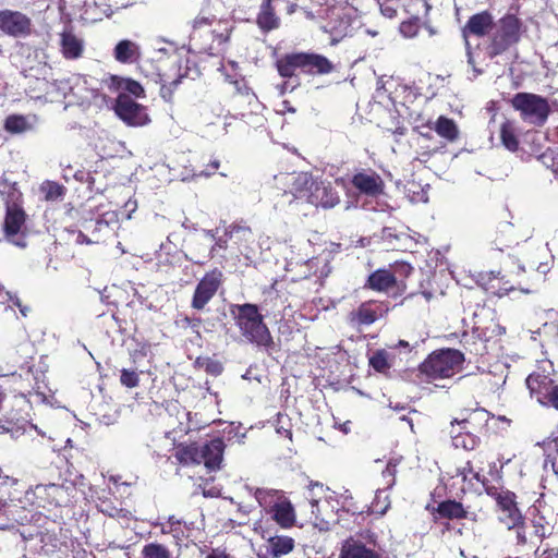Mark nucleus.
<instances>
[{"mask_svg":"<svg viewBox=\"0 0 558 558\" xmlns=\"http://www.w3.org/2000/svg\"><path fill=\"white\" fill-rule=\"evenodd\" d=\"M524 267L518 265L511 256H507L498 270L480 271L476 282L486 292L504 296L511 291L533 292V284L524 278Z\"/></svg>","mask_w":558,"mask_h":558,"instance_id":"1","label":"nucleus"},{"mask_svg":"<svg viewBox=\"0 0 558 558\" xmlns=\"http://www.w3.org/2000/svg\"><path fill=\"white\" fill-rule=\"evenodd\" d=\"M275 66L283 78L299 73L304 75H327L335 71V64L325 56L316 52H291L276 60Z\"/></svg>","mask_w":558,"mask_h":558,"instance_id":"2","label":"nucleus"},{"mask_svg":"<svg viewBox=\"0 0 558 558\" xmlns=\"http://www.w3.org/2000/svg\"><path fill=\"white\" fill-rule=\"evenodd\" d=\"M235 325L241 336L250 343L267 351L274 349L275 342L269 328L259 313L258 306L252 303L239 304L235 306Z\"/></svg>","mask_w":558,"mask_h":558,"instance_id":"3","label":"nucleus"},{"mask_svg":"<svg viewBox=\"0 0 558 558\" xmlns=\"http://www.w3.org/2000/svg\"><path fill=\"white\" fill-rule=\"evenodd\" d=\"M291 193L295 199L316 207L332 208L340 203V196L330 183L317 181L307 173L294 178Z\"/></svg>","mask_w":558,"mask_h":558,"instance_id":"4","label":"nucleus"},{"mask_svg":"<svg viewBox=\"0 0 558 558\" xmlns=\"http://www.w3.org/2000/svg\"><path fill=\"white\" fill-rule=\"evenodd\" d=\"M464 361V353L460 350L437 349L418 365V372L432 380L447 379L462 369Z\"/></svg>","mask_w":558,"mask_h":558,"instance_id":"5","label":"nucleus"},{"mask_svg":"<svg viewBox=\"0 0 558 558\" xmlns=\"http://www.w3.org/2000/svg\"><path fill=\"white\" fill-rule=\"evenodd\" d=\"M223 451V440L215 438L203 445L191 444L178 447L175 458L184 465L204 464L209 472H214L221 468Z\"/></svg>","mask_w":558,"mask_h":558,"instance_id":"6","label":"nucleus"},{"mask_svg":"<svg viewBox=\"0 0 558 558\" xmlns=\"http://www.w3.org/2000/svg\"><path fill=\"white\" fill-rule=\"evenodd\" d=\"M524 31L523 22L513 13H507L495 24V32L490 37L487 53L490 58L506 52L511 46L517 45Z\"/></svg>","mask_w":558,"mask_h":558,"instance_id":"7","label":"nucleus"},{"mask_svg":"<svg viewBox=\"0 0 558 558\" xmlns=\"http://www.w3.org/2000/svg\"><path fill=\"white\" fill-rule=\"evenodd\" d=\"M512 108L520 112L523 120H529L537 126H543L549 114L550 106L547 99L533 93H517L510 100Z\"/></svg>","mask_w":558,"mask_h":558,"instance_id":"8","label":"nucleus"},{"mask_svg":"<svg viewBox=\"0 0 558 558\" xmlns=\"http://www.w3.org/2000/svg\"><path fill=\"white\" fill-rule=\"evenodd\" d=\"M223 282V274L220 269L214 268L207 271L197 282L192 301L191 307L196 311H202L213 300Z\"/></svg>","mask_w":558,"mask_h":558,"instance_id":"9","label":"nucleus"},{"mask_svg":"<svg viewBox=\"0 0 558 558\" xmlns=\"http://www.w3.org/2000/svg\"><path fill=\"white\" fill-rule=\"evenodd\" d=\"M350 182L360 194L368 197L376 198L385 192V181L380 174L372 168L356 171Z\"/></svg>","mask_w":558,"mask_h":558,"instance_id":"10","label":"nucleus"},{"mask_svg":"<svg viewBox=\"0 0 558 558\" xmlns=\"http://www.w3.org/2000/svg\"><path fill=\"white\" fill-rule=\"evenodd\" d=\"M390 307L387 301L368 300L362 302L356 310L350 313L351 323L369 326L386 317L389 313Z\"/></svg>","mask_w":558,"mask_h":558,"instance_id":"11","label":"nucleus"},{"mask_svg":"<svg viewBox=\"0 0 558 558\" xmlns=\"http://www.w3.org/2000/svg\"><path fill=\"white\" fill-rule=\"evenodd\" d=\"M114 111L117 116L129 125L140 126L146 124L148 121L144 106L137 104L125 94L118 95Z\"/></svg>","mask_w":558,"mask_h":558,"instance_id":"12","label":"nucleus"},{"mask_svg":"<svg viewBox=\"0 0 558 558\" xmlns=\"http://www.w3.org/2000/svg\"><path fill=\"white\" fill-rule=\"evenodd\" d=\"M0 31L13 37L27 36L32 32V21L20 11L0 10Z\"/></svg>","mask_w":558,"mask_h":558,"instance_id":"13","label":"nucleus"},{"mask_svg":"<svg viewBox=\"0 0 558 558\" xmlns=\"http://www.w3.org/2000/svg\"><path fill=\"white\" fill-rule=\"evenodd\" d=\"M26 220L27 214L23 207H12L5 209L2 226L5 239L16 245H23L20 241L16 240V238L21 234H24V230L26 229Z\"/></svg>","mask_w":558,"mask_h":558,"instance_id":"14","label":"nucleus"},{"mask_svg":"<svg viewBox=\"0 0 558 558\" xmlns=\"http://www.w3.org/2000/svg\"><path fill=\"white\" fill-rule=\"evenodd\" d=\"M226 235L230 239L240 253H244L255 242L251 227L244 221H234L226 227Z\"/></svg>","mask_w":558,"mask_h":558,"instance_id":"15","label":"nucleus"},{"mask_svg":"<svg viewBox=\"0 0 558 558\" xmlns=\"http://www.w3.org/2000/svg\"><path fill=\"white\" fill-rule=\"evenodd\" d=\"M60 51L66 60L83 57L84 40L74 33L72 27H66L60 33Z\"/></svg>","mask_w":558,"mask_h":558,"instance_id":"16","label":"nucleus"},{"mask_svg":"<svg viewBox=\"0 0 558 558\" xmlns=\"http://www.w3.org/2000/svg\"><path fill=\"white\" fill-rule=\"evenodd\" d=\"M106 86L112 93L120 92L119 94H125L135 98H144L145 89L135 80L129 77H121L118 75H110L105 81Z\"/></svg>","mask_w":558,"mask_h":558,"instance_id":"17","label":"nucleus"},{"mask_svg":"<svg viewBox=\"0 0 558 558\" xmlns=\"http://www.w3.org/2000/svg\"><path fill=\"white\" fill-rule=\"evenodd\" d=\"M168 427L175 434H187L191 430L190 412L181 408L179 403L171 402L167 404Z\"/></svg>","mask_w":558,"mask_h":558,"instance_id":"18","label":"nucleus"},{"mask_svg":"<svg viewBox=\"0 0 558 558\" xmlns=\"http://www.w3.org/2000/svg\"><path fill=\"white\" fill-rule=\"evenodd\" d=\"M493 26V15L490 12L485 10L469 17L465 26L463 27V34L484 37L489 33Z\"/></svg>","mask_w":558,"mask_h":558,"instance_id":"19","label":"nucleus"},{"mask_svg":"<svg viewBox=\"0 0 558 558\" xmlns=\"http://www.w3.org/2000/svg\"><path fill=\"white\" fill-rule=\"evenodd\" d=\"M397 286V277L391 270L380 268L373 271L366 279L365 289L376 292H388Z\"/></svg>","mask_w":558,"mask_h":558,"instance_id":"20","label":"nucleus"},{"mask_svg":"<svg viewBox=\"0 0 558 558\" xmlns=\"http://www.w3.org/2000/svg\"><path fill=\"white\" fill-rule=\"evenodd\" d=\"M460 343L464 350V355L483 356L487 353L486 340L480 333V328L474 327L471 332L464 331L461 336Z\"/></svg>","mask_w":558,"mask_h":558,"instance_id":"21","label":"nucleus"},{"mask_svg":"<svg viewBox=\"0 0 558 558\" xmlns=\"http://www.w3.org/2000/svg\"><path fill=\"white\" fill-rule=\"evenodd\" d=\"M554 364L549 360L539 361L535 369L525 378V384H555Z\"/></svg>","mask_w":558,"mask_h":558,"instance_id":"22","label":"nucleus"},{"mask_svg":"<svg viewBox=\"0 0 558 558\" xmlns=\"http://www.w3.org/2000/svg\"><path fill=\"white\" fill-rule=\"evenodd\" d=\"M388 353V360L392 364L393 369L405 366L407 360L413 351V347L405 340H399L397 344L389 345L384 349Z\"/></svg>","mask_w":558,"mask_h":558,"instance_id":"23","label":"nucleus"},{"mask_svg":"<svg viewBox=\"0 0 558 558\" xmlns=\"http://www.w3.org/2000/svg\"><path fill=\"white\" fill-rule=\"evenodd\" d=\"M114 59L120 63H133L141 56L140 47L132 40H120L113 49Z\"/></svg>","mask_w":558,"mask_h":558,"instance_id":"24","label":"nucleus"},{"mask_svg":"<svg viewBox=\"0 0 558 558\" xmlns=\"http://www.w3.org/2000/svg\"><path fill=\"white\" fill-rule=\"evenodd\" d=\"M530 395L538 403L558 409V386H527Z\"/></svg>","mask_w":558,"mask_h":558,"instance_id":"25","label":"nucleus"},{"mask_svg":"<svg viewBox=\"0 0 558 558\" xmlns=\"http://www.w3.org/2000/svg\"><path fill=\"white\" fill-rule=\"evenodd\" d=\"M0 196L5 209L23 207V194L15 182L11 183L7 180L0 182Z\"/></svg>","mask_w":558,"mask_h":558,"instance_id":"26","label":"nucleus"},{"mask_svg":"<svg viewBox=\"0 0 558 558\" xmlns=\"http://www.w3.org/2000/svg\"><path fill=\"white\" fill-rule=\"evenodd\" d=\"M294 548V539L286 535H275L270 537L266 545V551L274 558L288 555Z\"/></svg>","mask_w":558,"mask_h":558,"instance_id":"27","label":"nucleus"},{"mask_svg":"<svg viewBox=\"0 0 558 558\" xmlns=\"http://www.w3.org/2000/svg\"><path fill=\"white\" fill-rule=\"evenodd\" d=\"M434 130L440 137L450 143L454 142L459 137L457 123L446 116H439L437 118L434 123Z\"/></svg>","mask_w":558,"mask_h":558,"instance_id":"28","label":"nucleus"},{"mask_svg":"<svg viewBox=\"0 0 558 558\" xmlns=\"http://www.w3.org/2000/svg\"><path fill=\"white\" fill-rule=\"evenodd\" d=\"M517 125L511 120H506L500 125V140L502 145L510 151H517L519 149Z\"/></svg>","mask_w":558,"mask_h":558,"instance_id":"29","label":"nucleus"},{"mask_svg":"<svg viewBox=\"0 0 558 558\" xmlns=\"http://www.w3.org/2000/svg\"><path fill=\"white\" fill-rule=\"evenodd\" d=\"M340 558H381L375 550L360 543H347L343 545Z\"/></svg>","mask_w":558,"mask_h":558,"instance_id":"30","label":"nucleus"},{"mask_svg":"<svg viewBox=\"0 0 558 558\" xmlns=\"http://www.w3.org/2000/svg\"><path fill=\"white\" fill-rule=\"evenodd\" d=\"M3 129L10 134H21L33 129V124L23 114H9L3 123Z\"/></svg>","mask_w":558,"mask_h":558,"instance_id":"31","label":"nucleus"},{"mask_svg":"<svg viewBox=\"0 0 558 558\" xmlns=\"http://www.w3.org/2000/svg\"><path fill=\"white\" fill-rule=\"evenodd\" d=\"M388 356V353L384 349L375 350L368 357L369 367H372L376 373L388 376L390 369H393V366L390 364Z\"/></svg>","mask_w":558,"mask_h":558,"instance_id":"32","label":"nucleus"},{"mask_svg":"<svg viewBox=\"0 0 558 558\" xmlns=\"http://www.w3.org/2000/svg\"><path fill=\"white\" fill-rule=\"evenodd\" d=\"M274 519L283 527H289L294 523V510L290 502H281L275 506Z\"/></svg>","mask_w":558,"mask_h":558,"instance_id":"33","label":"nucleus"},{"mask_svg":"<svg viewBox=\"0 0 558 558\" xmlns=\"http://www.w3.org/2000/svg\"><path fill=\"white\" fill-rule=\"evenodd\" d=\"M40 192L44 195L45 201L56 202L62 199L65 194V187L54 181H45L40 185Z\"/></svg>","mask_w":558,"mask_h":558,"instance_id":"34","label":"nucleus"},{"mask_svg":"<svg viewBox=\"0 0 558 558\" xmlns=\"http://www.w3.org/2000/svg\"><path fill=\"white\" fill-rule=\"evenodd\" d=\"M438 513L449 519H461L465 517V510L460 502L447 500L438 506Z\"/></svg>","mask_w":558,"mask_h":558,"instance_id":"35","label":"nucleus"},{"mask_svg":"<svg viewBox=\"0 0 558 558\" xmlns=\"http://www.w3.org/2000/svg\"><path fill=\"white\" fill-rule=\"evenodd\" d=\"M141 558H172V555L165 545L148 543L142 548Z\"/></svg>","mask_w":558,"mask_h":558,"instance_id":"36","label":"nucleus"},{"mask_svg":"<svg viewBox=\"0 0 558 558\" xmlns=\"http://www.w3.org/2000/svg\"><path fill=\"white\" fill-rule=\"evenodd\" d=\"M498 519L508 527V530L520 525L523 520L522 514L517 506L499 511Z\"/></svg>","mask_w":558,"mask_h":558,"instance_id":"37","label":"nucleus"},{"mask_svg":"<svg viewBox=\"0 0 558 558\" xmlns=\"http://www.w3.org/2000/svg\"><path fill=\"white\" fill-rule=\"evenodd\" d=\"M325 492L324 485L320 483H311L308 486V500L311 505V512L316 519L320 515L319 499L320 495Z\"/></svg>","mask_w":558,"mask_h":558,"instance_id":"38","label":"nucleus"},{"mask_svg":"<svg viewBox=\"0 0 558 558\" xmlns=\"http://www.w3.org/2000/svg\"><path fill=\"white\" fill-rule=\"evenodd\" d=\"M214 242L215 243L209 248L208 254L204 256V259L192 257L191 260L196 265H204L207 259L214 258L217 250H227L230 239L226 235V229L223 230V235L217 236Z\"/></svg>","mask_w":558,"mask_h":558,"instance_id":"39","label":"nucleus"},{"mask_svg":"<svg viewBox=\"0 0 558 558\" xmlns=\"http://www.w3.org/2000/svg\"><path fill=\"white\" fill-rule=\"evenodd\" d=\"M457 476H460L463 482H469L472 485L473 480L481 482L484 476L476 472L472 463L468 461L464 466L457 470Z\"/></svg>","mask_w":558,"mask_h":558,"instance_id":"40","label":"nucleus"},{"mask_svg":"<svg viewBox=\"0 0 558 558\" xmlns=\"http://www.w3.org/2000/svg\"><path fill=\"white\" fill-rule=\"evenodd\" d=\"M421 28V23L418 17H413L408 21H403L400 24V33L408 38H412L417 35Z\"/></svg>","mask_w":558,"mask_h":558,"instance_id":"41","label":"nucleus"},{"mask_svg":"<svg viewBox=\"0 0 558 558\" xmlns=\"http://www.w3.org/2000/svg\"><path fill=\"white\" fill-rule=\"evenodd\" d=\"M146 371L141 368L140 366H133L130 369H123L121 372L120 381L121 384H137L140 380V374L145 373Z\"/></svg>","mask_w":558,"mask_h":558,"instance_id":"42","label":"nucleus"},{"mask_svg":"<svg viewBox=\"0 0 558 558\" xmlns=\"http://www.w3.org/2000/svg\"><path fill=\"white\" fill-rule=\"evenodd\" d=\"M150 352V344L146 342H142L137 344V348L131 352V359L134 366H140L138 363L146 359L148 353Z\"/></svg>","mask_w":558,"mask_h":558,"instance_id":"43","label":"nucleus"},{"mask_svg":"<svg viewBox=\"0 0 558 558\" xmlns=\"http://www.w3.org/2000/svg\"><path fill=\"white\" fill-rule=\"evenodd\" d=\"M498 512L508 508H512L517 506L515 495L509 490L505 492L501 495H498V499L496 500Z\"/></svg>","mask_w":558,"mask_h":558,"instance_id":"44","label":"nucleus"},{"mask_svg":"<svg viewBox=\"0 0 558 558\" xmlns=\"http://www.w3.org/2000/svg\"><path fill=\"white\" fill-rule=\"evenodd\" d=\"M450 434H451L452 439H453V445L457 448L458 447H462L464 449H473L474 448L475 441L469 435L462 436L461 434H454L453 428L451 429Z\"/></svg>","mask_w":558,"mask_h":558,"instance_id":"45","label":"nucleus"},{"mask_svg":"<svg viewBox=\"0 0 558 558\" xmlns=\"http://www.w3.org/2000/svg\"><path fill=\"white\" fill-rule=\"evenodd\" d=\"M232 27L228 26L226 23L225 26L220 29H213L211 35L214 41H217L218 45H223L229 41L231 36Z\"/></svg>","mask_w":558,"mask_h":558,"instance_id":"46","label":"nucleus"},{"mask_svg":"<svg viewBox=\"0 0 558 558\" xmlns=\"http://www.w3.org/2000/svg\"><path fill=\"white\" fill-rule=\"evenodd\" d=\"M29 398L32 403H44L51 407L56 405L54 397L47 396L45 391L36 390L29 393Z\"/></svg>","mask_w":558,"mask_h":558,"instance_id":"47","label":"nucleus"},{"mask_svg":"<svg viewBox=\"0 0 558 558\" xmlns=\"http://www.w3.org/2000/svg\"><path fill=\"white\" fill-rule=\"evenodd\" d=\"M392 268H393V274L395 276L397 277V275L401 276V277H409L412 271H413V267L411 264L407 263V262H396L393 265H392Z\"/></svg>","mask_w":558,"mask_h":558,"instance_id":"48","label":"nucleus"},{"mask_svg":"<svg viewBox=\"0 0 558 558\" xmlns=\"http://www.w3.org/2000/svg\"><path fill=\"white\" fill-rule=\"evenodd\" d=\"M100 510L102 513L111 517V518H116V517H122V518H125L126 517V511L121 509V508H117V507H113L109 504H106V502H102L101 506H100Z\"/></svg>","mask_w":558,"mask_h":558,"instance_id":"49","label":"nucleus"},{"mask_svg":"<svg viewBox=\"0 0 558 558\" xmlns=\"http://www.w3.org/2000/svg\"><path fill=\"white\" fill-rule=\"evenodd\" d=\"M215 21H216V16L215 15H210V16L197 15L193 20L192 27H193L194 31H197V29H201L204 26L213 25V23Z\"/></svg>","mask_w":558,"mask_h":558,"instance_id":"50","label":"nucleus"},{"mask_svg":"<svg viewBox=\"0 0 558 558\" xmlns=\"http://www.w3.org/2000/svg\"><path fill=\"white\" fill-rule=\"evenodd\" d=\"M181 82V76L178 77L177 80H173L172 82L170 83H167L166 81L162 82L161 84V89H160V93H161V96L162 98L165 99H169L172 95V92H173V88Z\"/></svg>","mask_w":558,"mask_h":558,"instance_id":"51","label":"nucleus"},{"mask_svg":"<svg viewBox=\"0 0 558 558\" xmlns=\"http://www.w3.org/2000/svg\"><path fill=\"white\" fill-rule=\"evenodd\" d=\"M396 468H397V463L389 461L386 469L383 471V476L385 478H389V481L387 482L388 486H392L395 483V475H396V471H397Z\"/></svg>","mask_w":558,"mask_h":558,"instance_id":"52","label":"nucleus"},{"mask_svg":"<svg viewBox=\"0 0 558 558\" xmlns=\"http://www.w3.org/2000/svg\"><path fill=\"white\" fill-rule=\"evenodd\" d=\"M480 483L483 485V487H484V489H485L486 494H487L488 496L493 497L495 500H497V499H498V495H501V494H504V493L506 492V490H504V489H500V488H498V487H495V486H493V485H489V484L487 483V481H486V478H485V477H483V478H482V481H481Z\"/></svg>","mask_w":558,"mask_h":558,"instance_id":"53","label":"nucleus"},{"mask_svg":"<svg viewBox=\"0 0 558 558\" xmlns=\"http://www.w3.org/2000/svg\"><path fill=\"white\" fill-rule=\"evenodd\" d=\"M240 84L241 83L238 81L234 82L239 96H244L248 102L256 98L255 94L244 83L242 84V87Z\"/></svg>","mask_w":558,"mask_h":558,"instance_id":"54","label":"nucleus"},{"mask_svg":"<svg viewBox=\"0 0 558 558\" xmlns=\"http://www.w3.org/2000/svg\"><path fill=\"white\" fill-rule=\"evenodd\" d=\"M28 373L33 375V379L35 380V384L45 383L46 375H45V371L43 369L41 366L33 365L32 367H29Z\"/></svg>","mask_w":558,"mask_h":558,"instance_id":"55","label":"nucleus"},{"mask_svg":"<svg viewBox=\"0 0 558 558\" xmlns=\"http://www.w3.org/2000/svg\"><path fill=\"white\" fill-rule=\"evenodd\" d=\"M168 527V531H166L165 529L162 531L172 533L174 537H179V532L181 529V522L179 520L174 519V517L169 518Z\"/></svg>","mask_w":558,"mask_h":558,"instance_id":"56","label":"nucleus"},{"mask_svg":"<svg viewBox=\"0 0 558 558\" xmlns=\"http://www.w3.org/2000/svg\"><path fill=\"white\" fill-rule=\"evenodd\" d=\"M511 530L515 533V539L518 544H525L526 543V536L523 530V522L520 523V525L512 527Z\"/></svg>","mask_w":558,"mask_h":558,"instance_id":"57","label":"nucleus"},{"mask_svg":"<svg viewBox=\"0 0 558 558\" xmlns=\"http://www.w3.org/2000/svg\"><path fill=\"white\" fill-rule=\"evenodd\" d=\"M341 498H342V507L343 508H347L348 511H352V513H356L359 512L357 508H351V501H352V496L351 494H349V492L347 490L343 495H341Z\"/></svg>","mask_w":558,"mask_h":558,"instance_id":"58","label":"nucleus"},{"mask_svg":"<svg viewBox=\"0 0 558 558\" xmlns=\"http://www.w3.org/2000/svg\"><path fill=\"white\" fill-rule=\"evenodd\" d=\"M71 233L75 235L74 242L76 244H90L92 241L82 232L72 230Z\"/></svg>","mask_w":558,"mask_h":558,"instance_id":"59","label":"nucleus"},{"mask_svg":"<svg viewBox=\"0 0 558 558\" xmlns=\"http://www.w3.org/2000/svg\"><path fill=\"white\" fill-rule=\"evenodd\" d=\"M206 371L210 374L217 375L222 372V365L218 362H211L207 364Z\"/></svg>","mask_w":558,"mask_h":558,"instance_id":"60","label":"nucleus"},{"mask_svg":"<svg viewBox=\"0 0 558 558\" xmlns=\"http://www.w3.org/2000/svg\"><path fill=\"white\" fill-rule=\"evenodd\" d=\"M534 529H535V535L538 537V538H543L546 536L547 534V531L548 529L544 525H536L534 524Z\"/></svg>","mask_w":558,"mask_h":558,"instance_id":"61","label":"nucleus"},{"mask_svg":"<svg viewBox=\"0 0 558 558\" xmlns=\"http://www.w3.org/2000/svg\"><path fill=\"white\" fill-rule=\"evenodd\" d=\"M3 478V484H9L11 486H14L16 485L17 483V480L13 478V477H10L8 475L3 476V471L2 469L0 468V480Z\"/></svg>","mask_w":558,"mask_h":558,"instance_id":"62","label":"nucleus"},{"mask_svg":"<svg viewBox=\"0 0 558 558\" xmlns=\"http://www.w3.org/2000/svg\"><path fill=\"white\" fill-rule=\"evenodd\" d=\"M14 304L20 308L21 314H22L24 317H26V316H27V313H28V311H29V308H28L27 306H25V305H22V303H21V301H20L19 299H16V300L14 301Z\"/></svg>","mask_w":558,"mask_h":558,"instance_id":"63","label":"nucleus"},{"mask_svg":"<svg viewBox=\"0 0 558 558\" xmlns=\"http://www.w3.org/2000/svg\"><path fill=\"white\" fill-rule=\"evenodd\" d=\"M350 424H351L350 421H347L343 424H340L339 425L340 430L343 432L344 434H348L350 432Z\"/></svg>","mask_w":558,"mask_h":558,"instance_id":"64","label":"nucleus"}]
</instances>
